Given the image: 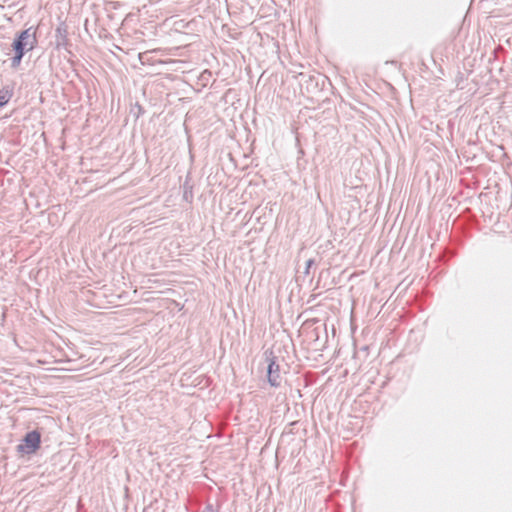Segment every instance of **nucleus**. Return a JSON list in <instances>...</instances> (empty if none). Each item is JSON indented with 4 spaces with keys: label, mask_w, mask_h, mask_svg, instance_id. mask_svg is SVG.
<instances>
[{
    "label": "nucleus",
    "mask_w": 512,
    "mask_h": 512,
    "mask_svg": "<svg viewBox=\"0 0 512 512\" xmlns=\"http://www.w3.org/2000/svg\"><path fill=\"white\" fill-rule=\"evenodd\" d=\"M36 43L35 35L29 29L24 30L14 42L15 56L12 59V65L18 67L23 55L33 50Z\"/></svg>",
    "instance_id": "nucleus-1"
},
{
    "label": "nucleus",
    "mask_w": 512,
    "mask_h": 512,
    "mask_svg": "<svg viewBox=\"0 0 512 512\" xmlns=\"http://www.w3.org/2000/svg\"><path fill=\"white\" fill-rule=\"evenodd\" d=\"M40 447V434L37 431H31L25 435L21 443L17 447V451L21 455L34 454Z\"/></svg>",
    "instance_id": "nucleus-2"
},
{
    "label": "nucleus",
    "mask_w": 512,
    "mask_h": 512,
    "mask_svg": "<svg viewBox=\"0 0 512 512\" xmlns=\"http://www.w3.org/2000/svg\"><path fill=\"white\" fill-rule=\"evenodd\" d=\"M267 378L271 386H277L279 384L280 369L276 362L271 359L267 367Z\"/></svg>",
    "instance_id": "nucleus-3"
},
{
    "label": "nucleus",
    "mask_w": 512,
    "mask_h": 512,
    "mask_svg": "<svg viewBox=\"0 0 512 512\" xmlns=\"http://www.w3.org/2000/svg\"><path fill=\"white\" fill-rule=\"evenodd\" d=\"M11 98V92L9 90L0 91V107L5 106Z\"/></svg>",
    "instance_id": "nucleus-4"
}]
</instances>
